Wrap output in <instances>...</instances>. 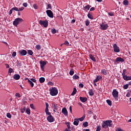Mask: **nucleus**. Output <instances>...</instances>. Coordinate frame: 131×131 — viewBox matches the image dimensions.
Instances as JSON below:
<instances>
[{"label":"nucleus","mask_w":131,"mask_h":131,"mask_svg":"<svg viewBox=\"0 0 131 131\" xmlns=\"http://www.w3.org/2000/svg\"><path fill=\"white\" fill-rule=\"evenodd\" d=\"M123 78L124 80L127 81V80H131V76H127L126 75L123 76Z\"/></svg>","instance_id":"14"},{"label":"nucleus","mask_w":131,"mask_h":131,"mask_svg":"<svg viewBox=\"0 0 131 131\" xmlns=\"http://www.w3.org/2000/svg\"><path fill=\"white\" fill-rule=\"evenodd\" d=\"M79 123V121L78 120V119H76V118L75 119H74V122H73L74 125H76V126H77V125H78Z\"/></svg>","instance_id":"16"},{"label":"nucleus","mask_w":131,"mask_h":131,"mask_svg":"<svg viewBox=\"0 0 131 131\" xmlns=\"http://www.w3.org/2000/svg\"><path fill=\"white\" fill-rule=\"evenodd\" d=\"M111 122H112V121L111 120L103 121L102 122V127L103 128H108V126L111 127V126H112Z\"/></svg>","instance_id":"2"},{"label":"nucleus","mask_w":131,"mask_h":131,"mask_svg":"<svg viewBox=\"0 0 131 131\" xmlns=\"http://www.w3.org/2000/svg\"><path fill=\"white\" fill-rule=\"evenodd\" d=\"M115 98H118V92L115 90Z\"/></svg>","instance_id":"48"},{"label":"nucleus","mask_w":131,"mask_h":131,"mask_svg":"<svg viewBox=\"0 0 131 131\" xmlns=\"http://www.w3.org/2000/svg\"><path fill=\"white\" fill-rule=\"evenodd\" d=\"M46 109H45V113L47 115H49L47 117V120L49 122H54L55 121V118L51 115V113L49 112V103L48 102H46Z\"/></svg>","instance_id":"1"},{"label":"nucleus","mask_w":131,"mask_h":131,"mask_svg":"<svg viewBox=\"0 0 131 131\" xmlns=\"http://www.w3.org/2000/svg\"><path fill=\"white\" fill-rule=\"evenodd\" d=\"M106 103L109 106H111L112 105V101L109 99L106 100Z\"/></svg>","instance_id":"32"},{"label":"nucleus","mask_w":131,"mask_h":131,"mask_svg":"<svg viewBox=\"0 0 131 131\" xmlns=\"http://www.w3.org/2000/svg\"><path fill=\"white\" fill-rule=\"evenodd\" d=\"M77 92V90H76V88H74L73 89V91L71 94V96H74V95H76Z\"/></svg>","instance_id":"25"},{"label":"nucleus","mask_w":131,"mask_h":131,"mask_svg":"<svg viewBox=\"0 0 131 131\" xmlns=\"http://www.w3.org/2000/svg\"><path fill=\"white\" fill-rule=\"evenodd\" d=\"M124 90H127L128 89V84H126L123 86Z\"/></svg>","instance_id":"38"},{"label":"nucleus","mask_w":131,"mask_h":131,"mask_svg":"<svg viewBox=\"0 0 131 131\" xmlns=\"http://www.w3.org/2000/svg\"><path fill=\"white\" fill-rule=\"evenodd\" d=\"M9 15H11V14H13V10L12 9L9 11Z\"/></svg>","instance_id":"60"},{"label":"nucleus","mask_w":131,"mask_h":131,"mask_svg":"<svg viewBox=\"0 0 131 131\" xmlns=\"http://www.w3.org/2000/svg\"><path fill=\"white\" fill-rule=\"evenodd\" d=\"M31 81L33 82H36V80L35 79L32 78L31 79Z\"/></svg>","instance_id":"58"},{"label":"nucleus","mask_w":131,"mask_h":131,"mask_svg":"<svg viewBox=\"0 0 131 131\" xmlns=\"http://www.w3.org/2000/svg\"><path fill=\"white\" fill-rule=\"evenodd\" d=\"M28 54L30 56H32V55H33V52H32V50H28Z\"/></svg>","instance_id":"31"},{"label":"nucleus","mask_w":131,"mask_h":131,"mask_svg":"<svg viewBox=\"0 0 131 131\" xmlns=\"http://www.w3.org/2000/svg\"><path fill=\"white\" fill-rule=\"evenodd\" d=\"M39 81L40 83H43L46 81V79L44 77H41L39 79Z\"/></svg>","instance_id":"23"},{"label":"nucleus","mask_w":131,"mask_h":131,"mask_svg":"<svg viewBox=\"0 0 131 131\" xmlns=\"http://www.w3.org/2000/svg\"><path fill=\"white\" fill-rule=\"evenodd\" d=\"M17 65H18V66H21V65H22V63H21V61H18L17 62Z\"/></svg>","instance_id":"63"},{"label":"nucleus","mask_w":131,"mask_h":131,"mask_svg":"<svg viewBox=\"0 0 131 131\" xmlns=\"http://www.w3.org/2000/svg\"><path fill=\"white\" fill-rule=\"evenodd\" d=\"M23 5L25 8H27V7L28 6L27 3H24Z\"/></svg>","instance_id":"52"},{"label":"nucleus","mask_w":131,"mask_h":131,"mask_svg":"<svg viewBox=\"0 0 131 131\" xmlns=\"http://www.w3.org/2000/svg\"><path fill=\"white\" fill-rule=\"evenodd\" d=\"M69 109L71 113H72V106H70Z\"/></svg>","instance_id":"62"},{"label":"nucleus","mask_w":131,"mask_h":131,"mask_svg":"<svg viewBox=\"0 0 131 131\" xmlns=\"http://www.w3.org/2000/svg\"><path fill=\"white\" fill-rule=\"evenodd\" d=\"M112 95H113V97L115 98V89L113 90Z\"/></svg>","instance_id":"53"},{"label":"nucleus","mask_w":131,"mask_h":131,"mask_svg":"<svg viewBox=\"0 0 131 131\" xmlns=\"http://www.w3.org/2000/svg\"><path fill=\"white\" fill-rule=\"evenodd\" d=\"M62 113H63V114L66 116L68 115V112L67 111V109L66 108V107H63L62 108Z\"/></svg>","instance_id":"11"},{"label":"nucleus","mask_w":131,"mask_h":131,"mask_svg":"<svg viewBox=\"0 0 131 131\" xmlns=\"http://www.w3.org/2000/svg\"><path fill=\"white\" fill-rule=\"evenodd\" d=\"M56 19L61 21V20H63V17L61 16H58L56 17Z\"/></svg>","instance_id":"37"},{"label":"nucleus","mask_w":131,"mask_h":131,"mask_svg":"<svg viewBox=\"0 0 131 131\" xmlns=\"http://www.w3.org/2000/svg\"><path fill=\"white\" fill-rule=\"evenodd\" d=\"M15 97H17V98H21V95L18 93H16L15 94Z\"/></svg>","instance_id":"47"},{"label":"nucleus","mask_w":131,"mask_h":131,"mask_svg":"<svg viewBox=\"0 0 131 131\" xmlns=\"http://www.w3.org/2000/svg\"><path fill=\"white\" fill-rule=\"evenodd\" d=\"M7 117H8V118H12V115H11V114L10 113H8L6 115Z\"/></svg>","instance_id":"39"},{"label":"nucleus","mask_w":131,"mask_h":131,"mask_svg":"<svg viewBox=\"0 0 131 131\" xmlns=\"http://www.w3.org/2000/svg\"><path fill=\"white\" fill-rule=\"evenodd\" d=\"M85 23L86 26H89L91 22L90 21V20H89V19H86V21H85Z\"/></svg>","instance_id":"34"},{"label":"nucleus","mask_w":131,"mask_h":131,"mask_svg":"<svg viewBox=\"0 0 131 131\" xmlns=\"http://www.w3.org/2000/svg\"><path fill=\"white\" fill-rule=\"evenodd\" d=\"M51 32L53 33V34H55L57 32V30H56L55 29H52L51 30Z\"/></svg>","instance_id":"42"},{"label":"nucleus","mask_w":131,"mask_h":131,"mask_svg":"<svg viewBox=\"0 0 131 131\" xmlns=\"http://www.w3.org/2000/svg\"><path fill=\"white\" fill-rule=\"evenodd\" d=\"M79 99L81 102H82V103H85V102L88 101V98L86 97H80Z\"/></svg>","instance_id":"12"},{"label":"nucleus","mask_w":131,"mask_h":131,"mask_svg":"<svg viewBox=\"0 0 131 131\" xmlns=\"http://www.w3.org/2000/svg\"><path fill=\"white\" fill-rule=\"evenodd\" d=\"M65 124H66L67 128H66L64 131H71L70 129V122H65Z\"/></svg>","instance_id":"9"},{"label":"nucleus","mask_w":131,"mask_h":131,"mask_svg":"<svg viewBox=\"0 0 131 131\" xmlns=\"http://www.w3.org/2000/svg\"><path fill=\"white\" fill-rule=\"evenodd\" d=\"M101 126H97L96 127V131H101Z\"/></svg>","instance_id":"44"},{"label":"nucleus","mask_w":131,"mask_h":131,"mask_svg":"<svg viewBox=\"0 0 131 131\" xmlns=\"http://www.w3.org/2000/svg\"><path fill=\"white\" fill-rule=\"evenodd\" d=\"M102 74H104V75H107L108 73V71L106 70L102 69L101 70Z\"/></svg>","instance_id":"21"},{"label":"nucleus","mask_w":131,"mask_h":131,"mask_svg":"<svg viewBox=\"0 0 131 131\" xmlns=\"http://www.w3.org/2000/svg\"><path fill=\"white\" fill-rule=\"evenodd\" d=\"M108 27H109V26L107 24L102 23L100 24V28L101 29V30H106Z\"/></svg>","instance_id":"6"},{"label":"nucleus","mask_w":131,"mask_h":131,"mask_svg":"<svg viewBox=\"0 0 131 131\" xmlns=\"http://www.w3.org/2000/svg\"><path fill=\"white\" fill-rule=\"evenodd\" d=\"M82 125L84 127H86L87 126H89V123H88V122H85L82 124Z\"/></svg>","instance_id":"33"},{"label":"nucleus","mask_w":131,"mask_h":131,"mask_svg":"<svg viewBox=\"0 0 131 131\" xmlns=\"http://www.w3.org/2000/svg\"><path fill=\"white\" fill-rule=\"evenodd\" d=\"M26 111V107H24L23 108H20V112L21 113H24Z\"/></svg>","instance_id":"35"},{"label":"nucleus","mask_w":131,"mask_h":131,"mask_svg":"<svg viewBox=\"0 0 131 131\" xmlns=\"http://www.w3.org/2000/svg\"><path fill=\"white\" fill-rule=\"evenodd\" d=\"M89 57H90V59H91V60L93 61V62H96V58H95V57H94V56H93V55L90 54Z\"/></svg>","instance_id":"22"},{"label":"nucleus","mask_w":131,"mask_h":131,"mask_svg":"<svg viewBox=\"0 0 131 131\" xmlns=\"http://www.w3.org/2000/svg\"><path fill=\"white\" fill-rule=\"evenodd\" d=\"M47 63H48V61H40V67H45L46 65H47Z\"/></svg>","instance_id":"10"},{"label":"nucleus","mask_w":131,"mask_h":131,"mask_svg":"<svg viewBox=\"0 0 131 131\" xmlns=\"http://www.w3.org/2000/svg\"><path fill=\"white\" fill-rule=\"evenodd\" d=\"M26 113H27L29 115L30 114V108H27L26 109Z\"/></svg>","instance_id":"41"},{"label":"nucleus","mask_w":131,"mask_h":131,"mask_svg":"<svg viewBox=\"0 0 131 131\" xmlns=\"http://www.w3.org/2000/svg\"><path fill=\"white\" fill-rule=\"evenodd\" d=\"M125 72H126V69H124L123 70V73L122 74V76H124V75H125Z\"/></svg>","instance_id":"50"},{"label":"nucleus","mask_w":131,"mask_h":131,"mask_svg":"<svg viewBox=\"0 0 131 131\" xmlns=\"http://www.w3.org/2000/svg\"><path fill=\"white\" fill-rule=\"evenodd\" d=\"M50 95L52 96H57L58 95V89L56 88H52L50 90Z\"/></svg>","instance_id":"5"},{"label":"nucleus","mask_w":131,"mask_h":131,"mask_svg":"<svg viewBox=\"0 0 131 131\" xmlns=\"http://www.w3.org/2000/svg\"><path fill=\"white\" fill-rule=\"evenodd\" d=\"M123 5H124V6H128L129 3L128 2V1H127V0H124L123 2Z\"/></svg>","instance_id":"27"},{"label":"nucleus","mask_w":131,"mask_h":131,"mask_svg":"<svg viewBox=\"0 0 131 131\" xmlns=\"http://www.w3.org/2000/svg\"><path fill=\"white\" fill-rule=\"evenodd\" d=\"M28 82L32 88H33L34 86V83H33V81H32L30 80H29Z\"/></svg>","instance_id":"29"},{"label":"nucleus","mask_w":131,"mask_h":131,"mask_svg":"<svg viewBox=\"0 0 131 131\" xmlns=\"http://www.w3.org/2000/svg\"><path fill=\"white\" fill-rule=\"evenodd\" d=\"M116 62H121L122 63V62H124V59L121 57H118L115 60Z\"/></svg>","instance_id":"15"},{"label":"nucleus","mask_w":131,"mask_h":131,"mask_svg":"<svg viewBox=\"0 0 131 131\" xmlns=\"http://www.w3.org/2000/svg\"><path fill=\"white\" fill-rule=\"evenodd\" d=\"M126 97H127V98L130 97V94H129V93H127L126 95Z\"/></svg>","instance_id":"61"},{"label":"nucleus","mask_w":131,"mask_h":131,"mask_svg":"<svg viewBox=\"0 0 131 131\" xmlns=\"http://www.w3.org/2000/svg\"><path fill=\"white\" fill-rule=\"evenodd\" d=\"M69 74L70 75H73V74H74V71L73 70H70V72H69Z\"/></svg>","instance_id":"45"},{"label":"nucleus","mask_w":131,"mask_h":131,"mask_svg":"<svg viewBox=\"0 0 131 131\" xmlns=\"http://www.w3.org/2000/svg\"><path fill=\"white\" fill-rule=\"evenodd\" d=\"M84 118H85V116L83 115L82 117H81V118H78L77 119L80 121H83V120H84Z\"/></svg>","instance_id":"28"},{"label":"nucleus","mask_w":131,"mask_h":131,"mask_svg":"<svg viewBox=\"0 0 131 131\" xmlns=\"http://www.w3.org/2000/svg\"><path fill=\"white\" fill-rule=\"evenodd\" d=\"M90 11H95V7H92L91 8H90Z\"/></svg>","instance_id":"64"},{"label":"nucleus","mask_w":131,"mask_h":131,"mask_svg":"<svg viewBox=\"0 0 131 131\" xmlns=\"http://www.w3.org/2000/svg\"><path fill=\"white\" fill-rule=\"evenodd\" d=\"M36 49H37L38 51L41 49V47H40V45H37L36 46Z\"/></svg>","instance_id":"40"},{"label":"nucleus","mask_w":131,"mask_h":131,"mask_svg":"<svg viewBox=\"0 0 131 131\" xmlns=\"http://www.w3.org/2000/svg\"><path fill=\"white\" fill-rule=\"evenodd\" d=\"M91 7L92 6L91 5H88L87 6H85L84 7H83V10L84 11H86V10L89 11V10H90Z\"/></svg>","instance_id":"19"},{"label":"nucleus","mask_w":131,"mask_h":131,"mask_svg":"<svg viewBox=\"0 0 131 131\" xmlns=\"http://www.w3.org/2000/svg\"><path fill=\"white\" fill-rule=\"evenodd\" d=\"M13 78L15 80H19L20 79V75L15 74L13 75Z\"/></svg>","instance_id":"13"},{"label":"nucleus","mask_w":131,"mask_h":131,"mask_svg":"<svg viewBox=\"0 0 131 131\" xmlns=\"http://www.w3.org/2000/svg\"><path fill=\"white\" fill-rule=\"evenodd\" d=\"M46 13L48 17L50 18H54V13L51 11V10H48L46 11Z\"/></svg>","instance_id":"7"},{"label":"nucleus","mask_w":131,"mask_h":131,"mask_svg":"<svg viewBox=\"0 0 131 131\" xmlns=\"http://www.w3.org/2000/svg\"><path fill=\"white\" fill-rule=\"evenodd\" d=\"M16 55H17V53L16 52H14L12 53V57H16Z\"/></svg>","instance_id":"55"},{"label":"nucleus","mask_w":131,"mask_h":131,"mask_svg":"<svg viewBox=\"0 0 131 131\" xmlns=\"http://www.w3.org/2000/svg\"><path fill=\"white\" fill-rule=\"evenodd\" d=\"M30 106L32 109H34V106L33 105V104H31Z\"/></svg>","instance_id":"59"},{"label":"nucleus","mask_w":131,"mask_h":131,"mask_svg":"<svg viewBox=\"0 0 131 131\" xmlns=\"http://www.w3.org/2000/svg\"><path fill=\"white\" fill-rule=\"evenodd\" d=\"M48 9L52 10V5L50 4L48 5V8H47V10H48Z\"/></svg>","instance_id":"49"},{"label":"nucleus","mask_w":131,"mask_h":131,"mask_svg":"<svg viewBox=\"0 0 131 131\" xmlns=\"http://www.w3.org/2000/svg\"><path fill=\"white\" fill-rule=\"evenodd\" d=\"M120 52V49H119L118 46H117V45L115 44V52L119 53Z\"/></svg>","instance_id":"24"},{"label":"nucleus","mask_w":131,"mask_h":131,"mask_svg":"<svg viewBox=\"0 0 131 131\" xmlns=\"http://www.w3.org/2000/svg\"><path fill=\"white\" fill-rule=\"evenodd\" d=\"M9 73H12V72H14V70L12 68H9L8 70Z\"/></svg>","instance_id":"46"},{"label":"nucleus","mask_w":131,"mask_h":131,"mask_svg":"<svg viewBox=\"0 0 131 131\" xmlns=\"http://www.w3.org/2000/svg\"><path fill=\"white\" fill-rule=\"evenodd\" d=\"M102 78V76H97L96 79L94 80V82H98L100 79Z\"/></svg>","instance_id":"17"},{"label":"nucleus","mask_w":131,"mask_h":131,"mask_svg":"<svg viewBox=\"0 0 131 131\" xmlns=\"http://www.w3.org/2000/svg\"><path fill=\"white\" fill-rule=\"evenodd\" d=\"M89 94L90 96H94V94H95V92L94 91V90L93 89H90L89 90Z\"/></svg>","instance_id":"20"},{"label":"nucleus","mask_w":131,"mask_h":131,"mask_svg":"<svg viewBox=\"0 0 131 131\" xmlns=\"http://www.w3.org/2000/svg\"><path fill=\"white\" fill-rule=\"evenodd\" d=\"M24 20L22 18H20V17L17 18L15 19L14 21H13V24L14 25V26L17 27V25H19L20 23L23 22Z\"/></svg>","instance_id":"3"},{"label":"nucleus","mask_w":131,"mask_h":131,"mask_svg":"<svg viewBox=\"0 0 131 131\" xmlns=\"http://www.w3.org/2000/svg\"><path fill=\"white\" fill-rule=\"evenodd\" d=\"M23 10H24V7H21V8H19L18 9V12H22V11H23Z\"/></svg>","instance_id":"51"},{"label":"nucleus","mask_w":131,"mask_h":131,"mask_svg":"<svg viewBox=\"0 0 131 131\" xmlns=\"http://www.w3.org/2000/svg\"><path fill=\"white\" fill-rule=\"evenodd\" d=\"M79 86H80V88H83V86H84V85L83 84H82V83H80V84H79Z\"/></svg>","instance_id":"57"},{"label":"nucleus","mask_w":131,"mask_h":131,"mask_svg":"<svg viewBox=\"0 0 131 131\" xmlns=\"http://www.w3.org/2000/svg\"><path fill=\"white\" fill-rule=\"evenodd\" d=\"M48 85H54V83H53V82L50 81L48 82Z\"/></svg>","instance_id":"54"},{"label":"nucleus","mask_w":131,"mask_h":131,"mask_svg":"<svg viewBox=\"0 0 131 131\" xmlns=\"http://www.w3.org/2000/svg\"><path fill=\"white\" fill-rule=\"evenodd\" d=\"M73 79H79V76L77 75V74H75L73 76Z\"/></svg>","instance_id":"26"},{"label":"nucleus","mask_w":131,"mask_h":131,"mask_svg":"<svg viewBox=\"0 0 131 131\" xmlns=\"http://www.w3.org/2000/svg\"><path fill=\"white\" fill-rule=\"evenodd\" d=\"M19 55L20 56H26L27 55V51L24 49L19 51Z\"/></svg>","instance_id":"8"},{"label":"nucleus","mask_w":131,"mask_h":131,"mask_svg":"<svg viewBox=\"0 0 131 131\" xmlns=\"http://www.w3.org/2000/svg\"><path fill=\"white\" fill-rule=\"evenodd\" d=\"M12 10L13 11H16L17 12H19V9L18 8V7H13L12 8Z\"/></svg>","instance_id":"36"},{"label":"nucleus","mask_w":131,"mask_h":131,"mask_svg":"<svg viewBox=\"0 0 131 131\" xmlns=\"http://www.w3.org/2000/svg\"><path fill=\"white\" fill-rule=\"evenodd\" d=\"M33 7L35 10H37L38 9V6L36 4H34Z\"/></svg>","instance_id":"43"},{"label":"nucleus","mask_w":131,"mask_h":131,"mask_svg":"<svg viewBox=\"0 0 131 131\" xmlns=\"http://www.w3.org/2000/svg\"><path fill=\"white\" fill-rule=\"evenodd\" d=\"M64 45L66 46H68L69 45V42H68V41H66L64 43Z\"/></svg>","instance_id":"56"},{"label":"nucleus","mask_w":131,"mask_h":131,"mask_svg":"<svg viewBox=\"0 0 131 131\" xmlns=\"http://www.w3.org/2000/svg\"><path fill=\"white\" fill-rule=\"evenodd\" d=\"M52 107L54 108V109H55V110H57L58 109V104L55 103H52Z\"/></svg>","instance_id":"30"},{"label":"nucleus","mask_w":131,"mask_h":131,"mask_svg":"<svg viewBox=\"0 0 131 131\" xmlns=\"http://www.w3.org/2000/svg\"><path fill=\"white\" fill-rule=\"evenodd\" d=\"M87 16L88 18L89 19H91V20H93L94 19V16H93V14L91 13V12H89Z\"/></svg>","instance_id":"18"},{"label":"nucleus","mask_w":131,"mask_h":131,"mask_svg":"<svg viewBox=\"0 0 131 131\" xmlns=\"http://www.w3.org/2000/svg\"><path fill=\"white\" fill-rule=\"evenodd\" d=\"M39 23L40 25H41V26H43V27H45V28H47V27H48L49 25V21H48L47 20H40L39 21Z\"/></svg>","instance_id":"4"}]
</instances>
